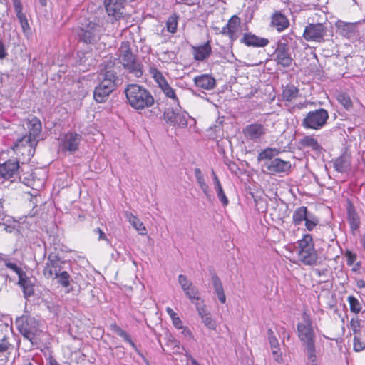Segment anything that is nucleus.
Returning <instances> with one entry per match:
<instances>
[{"instance_id":"nucleus-50","label":"nucleus","mask_w":365,"mask_h":365,"mask_svg":"<svg viewBox=\"0 0 365 365\" xmlns=\"http://www.w3.org/2000/svg\"><path fill=\"white\" fill-rule=\"evenodd\" d=\"M365 349V344L360 341L359 339L354 336V350L355 351H361Z\"/></svg>"},{"instance_id":"nucleus-54","label":"nucleus","mask_w":365,"mask_h":365,"mask_svg":"<svg viewBox=\"0 0 365 365\" xmlns=\"http://www.w3.org/2000/svg\"><path fill=\"white\" fill-rule=\"evenodd\" d=\"M93 232L98 235V240H106L108 243H110L109 240L107 238L105 233L103 232V230L100 228H96L93 230Z\"/></svg>"},{"instance_id":"nucleus-9","label":"nucleus","mask_w":365,"mask_h":365,"mask_svg":"<svg viewBox=\"0 0 365 365\" xmlns=\"http://www.w3.org/2000/svg\"><path fill=\"white\" fill-rule=\"evenodd\" d=\"M178 108H168L163 113L164 120L172 126L183 128L187 125V120L190 118L187 113L182 110L180 105Z\"/></svg>"},{"instance_id":"nucleus-46","label":"nucleus","mask_w":365,"mask_h":365,"mask_svg":"<svg viewBox=\"0 0 365 365\" xmlns=\"http://www.w3.org/2000/svg\"><path fill=\"white\" fill-rule=\"evenodd\" d=\"M197 183L199 184L200 187L204 192V194L206 195L207 199H210L211 195L210 194V188L208 185L206 183L204 176L201 178L197 179Z\"/></svg>"},{"instance_id":"nucleus-2","label":"nucleus","mask_w":365,"mask_h":365,"mask_svg":"<svg viewBox=\"0 0 365 365\" xmlns=\"http://www.w3.org/2000/svg\"><path fill=\"white\" fill-rule=\"evenodd\" d=\"M68 269H71L68 262L63 260L58 254L51 252L48 255L42 272L46 279H56L58 284L67 288L72 281Z\"/></svg>"},{"instance_id":"nucleus-59","label":"nucleus","mask_w":365,"mask_h":365,"mask_svg":"<svg viewBox=\"0 0 365 365\" xmlns=\"http://www.w3.org/2000/svg\"><path fill=\"white\" fill-rule=\"evenodd\" d=\"M6 217L4 208H3V200L0 199V225H4L2 221L4 220V218Z\"/></svg>"},{"instance_id":"nucleus-57","label":"nucleus","mask_w":365,"mask_h":365,"mask_svg":"<svg viewBox=\"0 0 365 365\" xmlns=\"http://www.w3.org/2000/svg\"><path fill=\"white\" fill-rule=\"evenodd\" d=\"M172 320H173V324L175 328H177V329H182L183 328L182 322L181 319L178 316L173 317V319H172Z\"/></svg>"},{"instance_id":"nucleus-1","label":"nucleus","mask_w":365,"mask_h":365,"mask_svg":"<svg viewBox=\"0 0 365 365\" xmlns=\"http://www.w3.org/2000/svg\"><path fill=\"white\" fill-rule=\"evenodd\" d=\"M115 69V60L112 57L105 59L102 63L100 73L102 79L93 91V98L96 103H105L120 84V79Z\"/></svg>"},{"instance_id":"nucleus-10","label":"nucleus","mask_w":365,"mask_h":365,"mask_svg":"<svg viewBox=\"0 0 365 365\" xmlns=\"http://www.w3.org/2000/svg\"><path fill=\"white\" fill-rule=\"evenodd\" d=\"M101 32V27L98 24L90 21L79 29L78 35L81 41L87 44H93L99 40Z\"/></svg>"},{"instance_id":"nucleus-39","label":"nucleus","mask_w":365,"mask_h":365,"mask_svg":"<svg viewBox=\"0 0 365 365\" xmlns=\"http://www.w3.org/2000/svg\"><path fill=\"white\" fill-rule=\"evenodd\" d=\"M305 221L306 228L309 231L313 230V229L319 224V219L312 213H310L309 215L307 217Z\"/></svg>"},{"instance_id":"nucleus-28","label":"nucleus","mask_w":365,"mask_h":365,"mask_svg":"<svg viewBox=\"0 0 365 365\" xmlns=\"http://www.w3.org/2000/svg\"><path fill=\"white\" fill-rule=\"evenodd\" d=\"M211 280L212 286L215 289V293L217 296L218 299L221 303H225L226 297L224 292L221 280L220 279V278L215 272H212L211 273Z\"/></svg>"},{"instance_id":"nucleus-25","label":"nucleus","mask_w":365,"mask_h":365,"mask_svg":"<svg viewBox=\"0 0 365 365\" xmlns=\"http://www.w3.org/2000/svg\"><path fill=\"white\" fill-rule=\"evenodd\" d=\"M19 285L22 288L24 297L28 298L34 294V283L26 272L19 277Z\"/></svg>"},{"instance_id":"nucleus-12","label":"nucleus","mask_w":365,"mask_h":365,"mask_svg":"<svg viewBox=\"0 0 365 365\" xmlns=\"http://www.w3.org/2000/svg\"><path fill=\"white\" fill-rule=\"evenodd\" d=\"M274 61L277 65L284 68L290 67L293 62V58L289 53V48L286 43L279 41L277 48L274 52Z\"/></svg>"},{"instance_id":"nucleus-27","label":"nucleus","mask_w":365,"mask_h":365,"mask_svg":"<svg viewBox=\"0 0 365 365\" xmlns=\"http://www.w3.org/2000/svg\"><path fill=\"white\" fill-rule=\"evenodd\" d=\"M193 54L195 60L202 61L209 56L212 52V48L210 41L206 42L203 45L193 48Z\"/></svg>"},{"instance_id":"nucleus-21","label":"nucleus","mask_w":365,"mask_h":365,"mask_svg":"<svg viewBox=\"0 0 365 365\" xmlns=\"http://www.w3.org/2000/svg\"><path fill=\"white\" fill-rule=\"evenodd\" d=\"M104 6L108 16H113L115 19L123 15V5L120 0H105Z\"/></svg>"},{"instance_id":"nucleus-55","label":"nucleus","mask_w":365,"mask_h":365,"mask_svg":"<svg viewBox=\"0 0 365 365\" xmlns=\"http://www.w3.org/2000/svg\"><path fill=\"white\" fill-rule=\"evenodd\" d=\"M47 308L56 315H57L60 311V307L54 303L48 304Z\"/></svg>"},{"instance_id":"nucleus-49","label":"nucleus","mask_w":365,"mask_h":365,"mask_svg":"<svg viewBox=\"0 0 365 365\" xmlns=\"http://www.w3.org/2000/svg\"><path fill=\"white\" fill-rule=\"evenodd\" d=\"M220 33L223 35L229 36L231 41H234L237 39V36L232 33V31H230V29L227 24L222 29Z\"/></svg>"},{"instance_id":"nucleus-63","label":"nucleus","mask_w":365,"mask_h":365,"mask_svg":"<svg viewBox=\"0 0 365 365\" xmlns=\"http://www.w3.org/2000/svg\"><path fill=\"white\" fill-rule=\"evenodd\" d=\"M166 311L171 317V319H173V317H177V314L171 308L168 307Z\"/></svg>"},{"instance_id":"nucleus-47","label":"nucleus","mask_w":365,"mask_h":365,"mask_svg":"<svg viewBox=\"0 0 365 365\" xmlns=\"http://www.w3.org/2000/svg\"><path fill=\"white\" fill-rule=\"evenodd\" d=\"M178 282L183 291H186L193 284L189 281L185 275L180 274L178 276Z\"/></svg>"},{"instance_id":"nucleus-13","label":"nucleus","mask_w":365,"mask_h":365,"mask_svg":"<svg viewBox=\"0 0 365 365\" xmlns=\"http://www.w3.org/2000/svg\"><path fill=\"white\" fill-rule=\"evenodd\" d=\"M262 167L265 169L269 174L274 175L289 171L292 165L289 161H285L281 158H275L272 161L269 160L267 163H263Z\"/></svg>"},{"instance_id":"nucleus-11","label":"nucleus","mask_w":365,"mask_h":365,"mask_svg":"<svg viewBox=\"0 0 365 365\" xmlns=\"http://www.w3.org/2000/svg\"><path fill=\"white\" fill-rule=\"evenodd\" d=\"M327 31V27L323 24H309L304 29L303 37L307 41L321 42L324 41Z\"/></svg>"},{"instance_id":"nucleus-19","label":"nucleus","mask_w":365,"mask_h":365,"mask_svg":"<svg viewBox=\"0 0 365 365\" xmlns=\"http://www.w3.org/2000/svg\"><path fill=\"white\" fill-rule=\"evenodd\" d=\"M240 43L247 46L265 47L269 43V41L268 38L259 37L252 33H246L240 39Z\"/></svg>"},{"instance_id":"nucleus-61","label":"nucleus","mask_w":365,"mask_h":365,"mask_svg":"<svg viewBox=\"0 0 365 365\" xmlns=\"http://www.w3.org/2000/svg\"><path fill=\"white\" fill-rule=\"evenodd\" d=\"M182 334L184 335V336L187 337V338H191L192 337V333L191 331H190V329H187V328H184L182 331Z\"/></svg>"},{"instance_id":"nucleus-24","label":"nucleus","mask_w":365,"mask_h":365,"mask_svg":"<svg viewBox=\"0 0 365 365\" xmlns=\"http://www.w3.org/2000/svg\"><path fill=\"white\" fill-rule=\"evenodd\" d=\"M298 256L299 260L305 265H314L317 262V254L314 247L299 250Z\"/></svg>"},{"instance_id":"nucleus-43","label":"nucleus","mask_w":365,"mask_h":365,"mask_svg":"<svg viewBox=\"0 0 365 365\" xmlns=\"http://www.w3.org/2000/svg\"><path fill=\"white\" fill-rule=\"evenodd\" d=\"M167 30L174 34L176 32L177 26H178V16L172 15L170 16L167 21Z\"/></svg>"},{"instance_id":"nucleus-5","label":"nucleus","mask_w":365,"mask_h":365,"mask_svg":"<svg viewBox=\"0 0 365 365\" xmlns=\"http://www.w3.org/2000/svg\"><path fill=\"white\" fill-rule=\"evenodd\" d=\"M298 337L305 347L308 361L312 365H317V354L315 347V333L310 319L305 320L304 323L297 324Z\"/></svg>"},{"instance_id":"nucleus-60","label":"nucleus","mask_w":365,"mask_h":365,"mask_svg":"<svg viewBox=\"0 0 365 365\" xmlns=\"http://www.w3.org/2000/svg\"><path fill=\"white\" fill-rule=\"evenodd\" d=\"M199 0H180L179 2L184 3L187 5H194L198 3Z\"/></svg>"},{"instance_id":"nucleus-41","label":"nucleus","mask_w":365,"mask_h":365,"mask_svg":"<svg viewBox=\"0 0 365 365\" xmlns=\"http://www.w3.org/2000/svg\"><path fill=\"white\" fill-rule=\"evenodd\" d=\"M240 24V19L236 16H232L227 23V25L230 29V31H232V33L234 35H236V32L237 31V28L239 27Z\"/></svg>"},{"instance_id":"nucleus-44","label":"nucleus","mask_w":365,"mask_h":365,"mask_svg":"<svg viewBox=\"0 0 365 365\" xmlns=\"http://www.w3.org/2000/svg\"><path fill=\"white\" fill-rule=\"evenodd\" d=\"M185 295L192 300V302L200 299L197 289L192 284L186 291H184Z\"/></svg>"},{"instance_id":"nucleus-34","label":"nucleus","mask_w":365,"mask_h":365,"mask_svg":"<svg viewBox=\"0 0 365 365\" xmlns=\"http://www.w3.org/2000/svg\"><path fill=\"white\" fill-rule=\"evenodd\" d=\"M127 218L129 222L133 226V227L140 234L145 235L146 232V228L143 225V222L135 215L131 213L126 214Z\"/></svg>"},{"instance_id":"nucleus-62","label":"nucleus","mask_w":365,"mask_h":365,"mask_svg":"<svg viewBox=\"0 0 365 365\" xmlns=\"http://www.w3.org/2000/svg\"><path fill=\"white\" fill-rule=\"evenodd\" d=\"M195 175L196 179L201 178L203 177V175L200 168H195Z\"/></svg>"},{"instance_id":"nucleus-40","label":"nucleus","mask_w":365,"mask_h":365,"mask_svg":"<svg viewBox=\"0 0 365 365\" xmlns=\"http://www.w3.org/2000/svg\"><path fill=\"white\" fill-rule=\"evenodd\" d=\"M348 302L350 305V310L352 312L358 314L361 310V305L359 301L354 296H349L348 297Z\"/></svg>"},{"instance_id":"nucleus-51","label":"nucleus","mask_w":365,"mask_h":365,"mask_svg":"<svg viewBox=\"0 0 365 365\" xmlns=\"http://www.w3.org/2000/svg\"><path fill=\"white\" fill-rule=\"evenodd\" d=\"M345 257H346L347 264L349 266H351L356 259V255L350 250L346 251Z\"/></svg>"},{"instance_id":"nucleus-30","label":"nucleus","mask_w":365,"mask_h":365,"mask_svg":"<svg viewBox=\"0 0 365 365\" xmlns=\"http://www.w3.org/2000/svg\"><path fill=\"white\" fill-rule=\"evenodd\" d=\"M110 329L119 336L123 339L125 341L128 343L134 350L139 354H140V351L138 350L137 346L132 340L130 336L123 329H121L117 324H110Z\"/></svg>"},{"instance_id":"nucleus-52","label":"nucleus","mask_w":365,"mask_h":365,"mask_svg":"<svg viewBox=\"0 0 365 365\" xmlns=\"http://www.w3.org/2000/svg\"><path fill=\"white\" fill-rule=\"evenodd\" d=\"M12 345L8 341V339L6 336H4L0 341V352L6 351Z\"/></svg>"},{"instance_id":"nucleus-31","label":"nucleus","mask_w":365,"mask_h":365,"mask_svg":"<svg viewBox=\"0 0 365 365\" xmlns=\"http://www.w3.org/2000/svg\"><path fill=\"white\" fill-rule=\"evenodd\" d=\"M198 314L200 316L202 322L210 329H215L216 323L212 319L210 313L207 312L203 307H201L198 303H196Z\"/></svg>"},{"instance_id":"nucleus-4","label":"nucleus","mask_w":365,"mask_h":365,"mask_svg":"<svg viewBox=\"0 0 365 365\" xmlns=\"http://www.w3.org/2000/svg\"><path fill=\"white\" fill-rule=\"evenodd\" d=\"M26 125L29 130V134H26L21 138L18 139L14 144V149L18 151L21 147L28 145V157L30 159L33 157L35 153V148L38 144L37 137L40 135L42 130L41 122L36 117H33L26 120Z\"/></svg>"},{"instance_id":"nucleus-8","label":"nucleus","mask_w":365,"mask_h":365,"mask_svg":"<svg viewBox=\"0 0 365 365\" xmlns=\"http://www.w3.org/2000/svg\"><path fill=\"white\" fill-rule=\"evenodd\" d=\"M329 119L328 111L319 108L308 112L302 121V126L307 129L319 130L323 128Z\"/></svg>"},{"instance_id":"nucleus-14","label":"nucleus","mask_w":365,"mask_h":365,"mask_svg":"<svg viewBox=\"0 0 365 365\" xmlns=\"http://www.w3.org/2000/svg\"><path fill=\"white\" fill-rule=\"evenodd\" d=\"M242 133L246 139L257 142L265 135L266 128L262 124L255 123L246 125Z\"/></svg>"},{"instance_id":"nucleus-64","label":"nucleus","mask_w":365,"mask_h":365,"mask_svg":"<svg viewBox=\"0 0 365 365\" xmlns=\"http://www.w3.org/2000/svg\"><path fill=\"white\" fill-rule=\"evenodd\" d=\"M4 225H5L4 230L7 232H10L11 233L15 229V226L14 225H6L5 224Z\"/></svg>"},{"instance_id":"nucleus-53","label":"nucleus","mask_w":365,"mask_h":365,"mask_svg":"<svg viewBox=\"0 0 365 365\" xmlns=\"http://www.w3.org/2000/svg\"><path fill=\"white\" fill-rule=\"evenodd\" d=\"M350 327H351V328L353 330L354 334L358 332L359 331V328L360 327V322H359V319H357V318L351 319V320L350 322Z\"/></svg>"},{"instance_id":"nucleus-42","label":"nucleus","mask_w":365,"mask_h":365,"mask_svg":"<svg viewBox=\"0 0 365 365\" xmlns=\"http://www.w3.org/2000/svg\"><path fill=\"white\" fill-rule=\"evenodd\" d=\"M337 100L346 110H349L352 108V101L348 95L340 93L337 96Z\"/></svg>"},{"instance_id":"nucleus-6","label":"nucleus","mask_w":365,"mask_h":365,"mask_svg":"<svg viewBox=\"0 0 365 365\" xmlns=\"http://www.w3.org/2000/svg\"><path fill=\"white\" fill-rule=\"evenodd\" d=\"M16 324L17 329L25 339L31 341L33 345L38 344L39 336L42 332L38 320L29 315H22L16 318Z\"/></svg>"},{"instance_id":"nucleus-20","label":"nucleus","mask_w":365,"mask_h":365,"mask_svg":"<svg viewBox=\"0 0 365 365\" xmlns=\"http://www.w3.org/2000/svg\"><path fill=\"white\" fill-rule=\"evenodd\" d=\"M351 155L344 151L340 156L334 161V168L339 173H345L351 169Z\"/></svg>"},{"instance_id":"nucleus-29","label":"nucleus","mask_w":365,"mask_h":365,"mask_svg":"<svg viewBox=\"0 0 365 365\" xmlns=\"http://www.w3.org/2000/svg\"><path fill=\"white\" fill-rule=\"evenodd\" d=\"M212 175L213 179L214 187L216 190L218 199L223 206H227L229 203V200L225 195V193L223 190V188L222 187V185L220 182L218 177L217 176L215 172L213 170H212Z\"/></svg>"},{"instance_id":"nucleus-26","label":"nucleus","mask_w":365,"mask_h":365,"mask_svg":"<svg viewBox=\"0 0 365 365\" xmlns=\"http://www.w3.org/2000/svg\"><path fill=\"white\" fill-rule=\"evenodd\" d=\"M346 212L351 230H357L360 227V218L354 205L351 202H348Z\"/></svg>"},{"instance_id":"nucleus-33","label":"nucleus","mask_w":365,"mask_h":365,"mask_svg":"<svg viewBox=\"0 0 365 365\" xmlns=\"http://www.w3.org/2000/svg\"><path fill=\"white\" fill-rule=\"evenodd\" d=\"M280 153L279 149L267 148L261 151L257 155V161L267 163L273 160Z\"/></svg>"},{"instance_id":"nucleus-16","label":"nucleus","mask_w":365,"mask_h":365,"mask_svg":"<svg viewBox=\"0 0 365 365\" xmlns=\"http://www.w3.org/2000/svg\"><path fill=\"white\" fill-rule=\"evenodd\" d=\"M82 136L76 133H68L63 135L61 140L63 150L73 153L78 149Z\"/></svg>"},{"instance_id":"nucleus-56","label":"nucleus","mask_w":365,"mask_h":365,"mask_svg":"<svg viewBox=\"0 0 365 365\" xmlns=\"http://www.w3.org/2000/svg\"><path fill=\"white\" fill-rule=\"evenodd\" d=\"M272 354H273V357H274V359L277 362V363H281L282 361V354L280 353L279 351V349H273L272 350Z\"/></svg>"},{"instance_id":"nucleus-17","label":"nucleus","mask_w":365,"mask_h":365,"mask_svg":"<svg viewBox=\"0 0 365 365\" xmlns=\"http://www.w3.org/2000/svg\"><path fill=\"white\" fill-rule=\"evenodd\" d=\"M19 168L18 160L9 159L0 164V176L6 180H10L18 174Z\"/></svg>"},{"instance_id":"nucleus-48","label":"nucleus","mask_w":365,"mask_h":365,"mask_svg":"<svg viewBox=\"0 0 365 365\" xmlns=\"http://www.w3.org/2000/svg\"><path fill=\"white\" fill-rule=\"evenodd\" d=\"M2 261L5 262V266L16 272L19 277L25 272L16 264L9 262L6 259H2Z\"/></svg>"},{"instance_id":"nucleus-18","label":"nucleus","mask_w":365,"mask_h":365,"mask_svg":"<svg viewBox=\"0 0 365 365\" xmlns=\"http://www.w3.org/2000/svg\"><path fill=\"white\" fill-rule=\"evenodd\" d=\"M289 26V21L287 17L279 11H277L271 16L270 27L282 32Z\"/></svg>"},{"instance_id":"nucleus-32","label":"nucleus","mask_w":365,"mask_h":365,"mask_svg":"<svg viewBox=\"0 0 365 365\" xmlns=\"http://www.w3.org/2000/svg\"><path fill=\"white\" fill-rule=\"evenodd\" d=\"M310 212L305 206L297 207L292 215V222L295 226L299 225L309 215Z\"/></svg>"},{"instance_id":"nucleus-3","label":"nucleus","mask_w":365,"mask_h":365,"mask_svg":"<svg viewBox=\"0 0 365 365\" xmlns=\"http://www.w3.org/2000/svg\"><path fill=\"white\" fill-rule=\"evenodd\" d=\"M128 103L135 110H143L155 103L151 93L138 84H129L125 89Z\"/></svg>"},{"instance_id":"nucleus-37","label":"nucleus","mask_w":365,"mask_h":365,"mask_svg":"<svg viewBox=\"0 0 365 365\" xmlns=\"http://www.w3.org/2000/svg\"><path fill=\"white\" fill-rule=\"evenodd\" d=\"M299 250L313 248V239L311 235H304L303 238L298 241Z\"/></svg>"},{"instance_id":"nucleus-15","label":"nucleus","mask_w":365,"mask_h":365,"mask_svg":"<svg viewBox=\"0 0 365 365\" xmlns=\"http://www.w3.org/2000/svg\"><path fill=\"white\" fill-rule=\"evenodd\" d=\"M153 78L155 81L158 84L159 87L161 88L164 94L168 97L177 103L178 106H179V101L178 97L176 96L175 90L168 84L165 78L163 76V74L156 68L154 69Z\"/></svg>"},{"instance_id":"nucleus-38","label":"nucleus","mask_w":365,"mask_h":365,"mask_svg":"<svg viewBox=\"0 0 365 365\" xmlns=\"http://www.w3.org/2000/svg\"><path fill=\"white\" fill-rule=\"evenodd\" d=\"M355 25L351 23H344L339 26L340 34L344 36L349 37L354 32Z\"/></svg>"},{"instance_id":"nucleus-36","label":"nucleus","mask_w":365,"mask_h":365,"mask_svg":"<svg viewBox=\"0 0 365 365\" xmlns=\"http://www.w3.org/2000/svg\"><path fill=\"white\" fill-rule=\"evenodd\" d=\"M299 90L293 85L287 86L282 92V97L285 101H290L297 97Z\"/></svg>"},{"instance_id":"nucleus-22","label":"nucleus","mask_w":365,"mask_h":365,"mask_svg":"<svg viewBox=\"0 0 365 365\" xmlns=\"http://www.w3.org/2000/svg\"><path fill=\"white\" fill-rule=\"evenodd\" d=\"M197 87L205 90H212L216 86L215 79L209 74H202L197 76L193 79Z\"/></svg>"},{"instance_id":"nucleus-45","label":"nucleus","mask_w":365,"mask_h":365,"mask_svg":"<svg viewBox=\"0 0 365 365\" xmlns=\"http://www.w3.org/2000/svg\"><path fill=\"white\" fill-rule=\"evenodd\" d=\"M267 337L271 349L272 350L279 349L278 340L276 338L274 331L271 329H268L267 331Z\"/></svg>"},{"instance_id":"nucleus-23","label":"nucleus","mask_w":365,"mask_h":365,"mask_svg":"<svg viewBox=\"0 0 365 365\" xmlns=\"http://www.w3.org/2000/svg\"><path fill=\"white\" fill-rule=\"evenodd\" d=\"M12 1L16 17L21 24L22 31L24 34H26L30 31V26L26 15L22 12L23 6L21 0H12Z\"/></svg>"},{"instance_id":"nucleus-7","label":"nucleus","mask_w":365,"mask_h":365,"mask_svg":"<svg viewBox=\"0 0 365 365\" xmlns=\"http://www.w3.org/2000/svg\"><path fill=\"white\" fill-rule=\"evenodd\" d=\"M118 52L120 62L123 68L135 77H140L143 75V66L137 56L133 53L130 43L128 41L122 42Z\"/></svg>"},{"instance_id":"nucleus-35","label":"nucleus","mask_w":365,"mask_h":365,"mask_svg":"<svg viewBox=\"0 0 365 365\" xmlns=\"http://www.w3.org/2000/svg\"><path fill=\"white\" fill-rule=\"evenodd\" d=\"M299 143L302 146L310 148L313 150H319L322 149L317 140L312 136H304L300 140Z\"/></svg>"},{"instance_id":"nucleus-58","label":"nucleus","mask_w":365,"mask_h":365,"mask_svg":"<svg viewBox=\"0 0 365 365\" xmlns=\"http://www.w3.org/2000/svg\"><path fill=\"white\" fill-rule=\"evenodd\" d=\"M8 55L5 46L1 40H0V59H4Z\"/></svg>"}]
</instances>
